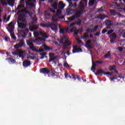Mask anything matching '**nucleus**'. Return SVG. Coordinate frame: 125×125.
Returning a JSON list of instances; mask_svg holds the SVG:
<instances>
[{
	"label": "nucleus",
	"mask_w": 125,
	"mask_h": 125,
	"mask_svg": "<svg viewBox=\"0 0 125 125\" xmlns=\"http://www.w3.org/2000/svg\"><path fill=\"white\" fill-rule=\"evenodd\" d=\"M24 7H25L24 4H22L21 5H18L17 9L19 10V9H20V8H24Z\"/></svg>",
	"instance_id": "obj_42"
},
{
	"label": "nucleus",
	"mask_w": 125,
	"mask_h": 125,
	"mask_svg": "<svg viewBox=\"0 0 125 125\" xmlns=\"http://www.w3.org/2000/svg\"><path fill=\"white\" fill-rule=\"evenodd\" d=\"M107 31H108V30H107L106 29H104V30H102V34H105V33H106Z\"/></svg>",
	"instance_id": "obj_59"
},
{
	"label": "nucleus",
	"mask_w": 125,
	"mask_h": 125,
	"mask_svg": "<svg viewBox=\"0 0 125 125\" xmlns=\"http://www.w3.org/2000/svg\"><path fill=\"white\" fill-rule=\"evenodd\" d=\"M50 23H49L48 24H44L43 23L40 24V26L41 27H43V28H49Z\"/></svg>",
	"instance_id": "obj_36"
},
{
	"label": "nucleus",
	"mask_w": 125,
	"mask_h": 125,
	"mask_svg": "<svg viewBox=\"0 0 125 125\" xmlns=\"http://www.w3.org/2000/svg\"><path fill=\"white\" fill-rule=\"evenodd\" d=\"M104 74V75L110 76V72H105L102 69H98L96 73H95V75L96 76H98V75H102Z\"/></svg>",
	"instance_id": "obj_8"
},
{
	"label": "nucleus",
	"mask_w": 125,
	"mask_h": 125,
	"mask_svg": "<svg viewBox=\"0 0 125 125\" xmlns=\"http://www.w3.org/2000/svg\"><path fill=\"white\" fill-rule=\"evenodd\" d=\"M107 16L105 15L99 14L98 16L97 17L98 19H101V20H104L105 18H106Z\"/></svg>",
	"instance_id": "obj_27"
},
{
	"label": "nucleus",
	"mask_w": 125,
	"mask_h": 125,
	"mask_svg": "<svg viewBox=\"0 0 125 125\" xmlns=\"http://www.w3.org/2000/svg\"><path fill=\"white\" fill-rule=\"evenodd\" d=\"M0 0L2 5H7V3H6V1H5V0Z\"/></svg>",
	"instance_id": "obj_43"
},
{
	"label": "nucleus",
	"mask_w": 125,
	"mask_h": 125,
	"mask_svg": "<svg viewBox=\"0 0 125 125\" xmlns=\"http://www.w3.org/2000/svg\"><path fill=\"white\" fill-rule=\"evenodd\" d=\"M36 0H29V1H25V4L27 6H32L34 7L35 6V4L29 3V1H36Z\"/></svg>",
	"instance_id": "obj_19"
},
{
	"label": "nucleus",
	"mask_w": 125,
	"mask_h": 125,
	"mask_svg": "<svg viewBox=\"0 0 125 125\" xmlns=\"http://www.w3.org/2000/svg\"><path fill=\"white\" fill-rule=\"evenodd\" d=\"M10 34L11 35V37L12 39H13V40H14L15 41H16V37H15V36H14V34L13 33H12V32L11 34V33H10Z\"/></svg>",
	"instance_id": "obj_44"
},
{
	"label": "nucleus",
	"mask_w": 125,
	"mask_h": 125,
	"mask_svg": "<svg viewBox=\"0 0 125 125\" xmlns=\"http://www.w3.org/2000/svg\"><path fill=\"white\" fill-rule=\"evenodd\" d=\"M65 40H69V38H68V37H67V36H63L62 38L61 39V40H60V41L59 42L60 43H63V41L64 40L65 41Z\"/></svg>",
	"instance_id": "obj_34"
},
{
	"label": "nucleus",
	"mask_w": 125,
	"mask_h": 125,
	"mask_svg": "<svg viewBox=\"0 0 125 125\" xmlns=\"http://www.w3.org/2000/svg\"><path fill=\"white\" fill-rule=\"evenodd\" d=\"M14 23H16V21L15 20L12 21L8 24V27L9 29L8 30V32L10 33V34H11V33L13 32V30H14Z\"/></svg>",
	"instance_id": "obj_5"
},
{
	"label": "nucleus",
	"mask_w": 125,
	"mask_h": 125,
	"mask_svg": "<svg viewBox=\"0 0 125 125\" xmlns=\"http://www.w3.org/2000/svg\"><path fill=\"white\" fill-rule=\"evenodd\" d=\"M17 52H18V55L20 58H21L22 59L24 58V56H23V54H24V52H23V51L17 50Z\"/></svg>",
	"instance_id": "obj_25"
},
{
	"label": "nucleus",
	"mask_w": 125,
	"mask_h": 125,
	"mask_svg": "<svg viewBox=\"0 0 125 125\" xmlns=\"http://www.w3.org/2000/svg\"><path fill=\"white\" fill-rule=\"evenodd\" d=\"M104 58H110V51L104 56Z\"/></svg>",
	"instance_id": "obj_46"
},
{
	"label": "nucleus",
	"mask_w": 125,
	"mask_h": 125,
	"mask_svg": "<svg viewBox=\"0 0 125 125\" xmlns=\"http://www.w3.org/2000/svg\"><path fill=\"white\" fill-rule=\"evenodd\" d=\"M43 47L45 50H52L53 49V47L48 46L45 44L43 45Z\"/></svg>",
	"instance_id": "obj_32"
},
{
	"label": "nucleus",
	"mask_w": 125,
	"mask_h": 125,
	"mask_svg": "<svg viewBox=\"0 0 125 125\" xmlns=\"http://www.w3.org/2000/svg\"><path fill=\"white\" fill-rule=\"evenodd\" d=\"M110 14H111V15H114L116 13V11H115L114 10H110Z\"/></svg>",
	"instance_id": "obj_53"
},
{
	"label": "nucleus",
	"mask_w": 125,
	"mask_h": 125,
	"mask_svg": "<svg viewBox=\"0 0 125 125\" xmlns=\"http://www.w3.org/2000/svg\"><path fill=\"white\" fill-rule=\"evenodd\" d=\"M62 43H63V44H65L67 45V46H69V45H72V42H70L69 39L65 40L64 42H62Z\"/></svg>",
	"instance_id": "obj_24"
},
{
	"label": "nucleus",
	"mask_w": 125,
	"mask_h": 125,
	"mask_svg": "<svg viewBox=\"0 0 125 125\" xmlns=\"http://www.w3.org/2000/svg\"><path fill=\"white\" fill-rule=\"evenodd\" d=\"M40 55H41V56H43L44 57L45 55H46V53L43 52L42 53H40Z\"/></svg>",
	"instance_id": "obj_60"
},
{
	"label": "nucleus",
	"mask_w": 125,
	"mask_h": 125,
	"mask_svg": "<svg viewBox=\"0 0 125 125\" xmlns=\"http://www.w3.org/2000/svg\"><path fill=\"white\" fill-rule=\"evenodd\" d=\"M22 65L24 68H28L29 66H31V61L26 60L22 62Z\"/></svg>",
	"instance_id": "obj_14"
},
{
	"label": "nucleus",
	"mask_w": 125,
	"mask_h": 125,
	"mask_svg": "<svg viewBox=\"0 0 125 125\" xmlns=\"http://www.w3.org/2000/svg\"><path fill=\"white\" fill-rule=\"evenodd\" d=\"M6 1L8 2V4L11 6L12 7H13L14 6V1L15 0H6Z\"/></svg>",
	"instance_id": "obj_26"
},
{
	"label": "nucleus",
	"mask_w": 125,
	"mask_h": 125,
	"mask_svg": "<svg viewBox=\"0 0 125 125\" xmlns=\"http://www.w3.org/2000/svg\"><path fill=\"white\" fill-rule=\"evenodd\" d=\"M78 8L80 11H78L75 15L70 18H67V20L71 22V21H73L75 20L76 18H79V17H81V14H83L84 13L85 11H84V6L83 5V2L80 1Z\"/></svg>",
	"instance_id": "obj_1"
},
{
	"label": "nucleus",
	"mask_w": 125,
	"mask_h": 125,
	"mask_svg": "<svg viewBox=\"0 0 125 125\" xmlns=\"http://www.w3.org/2000/svg\"><path fill=\"white\" fill-rule=\"evenodd\" d=\"M96 67V64L95 63V62H92V67L91 68V70L92 71V72H93V73H94V72H95Z\"/></svg>",
	"instance_id": "obj_29"
},
{
	"label": "nucleus",
	"mask_w": 125,
	"mask_h": 125,
	"mask_svg": "<svg viewBox=\"0 0 125 125\" xmlns=\"http://www.w3.org/2000/svg\"><path fill=\"white\" fill-rule=\"evenodd\" d=\"M55 54L53 53H49V58H50V57H55Z\"/></svg>",
	"instance_id": "obj_50"
},
{
	"label": "nucleus",
	"mask_w": 125,
	"mask_h": 125,
	"mask_svg": "<svg viewBox=\"0 0 125 125\" xmlns=\"http://www.w3.org/2000/svg\"><path fill=\"white\" fill-rule=\"evenodd\" d=\"M52 7L54 9H57V3H54L52 5Z\"/></svg>",
	"instance_id": "obj_47"
},
{
	"label": "nucleus",
	"mask_w": 125,
	"mask_h": 125,
	"mask_svg": "<svg viewBox=\"0 0 125 125\" xmlns=\"http://www.w3.org/2000/svg\"><path fill=\"white\" fill-rule=\"evenodd\" d=\"M56 60V57H50V59L49 60V62H53L54 61H55Z\"/></svg>",
	"instance_id": "obj_40"
},
{
	"label": "nucleus",
	"mask_w": 125,
	"mask_h": 125,
	"mask_svg": "<svg viewBox=\"0 0 125 125\" xmlns=\"http://www.w3.org/2000/svg\"><path fill=\"white\" fill-rule=\"evenodd\" d=\"M97 29H98V25H96L94 27V29L92 31L93 32H96V31H97Z\"/></svg>",
	"instance_id": "obj_52"
},
{
	"label": "nucleus",
	"mask_w": 125,
	"mask_h": 125,
	"mask_svg": "<svg viewBox=\"0 0 125 125\" xmlns=\"http://www.w3.org/2000/svg\"><path fill=\"white\" fill-rule=\"evenodd\" d=\"M69 7H73V3L69 2Z\"/></svg>",
	"instance_id": "obj_64"
},
{
	"label": "nucleus",
	"mask_w": 125,
	"mask_h": 125,
	"mask_svg": "<svg viewBox=\"0 0 125 125\" xmlns=\"http://www.w3.org/2000/svg\"><path fill=\"white\" fill-rule=\"evenodd\" d=\"M83 43V42L81 40H80V39L77 40V43H78V44H80V43Z\"/></svg>",
	"instance_id": "obj_61"
},
{
	"label": "nucleus",
	"mask_w": 125,
	"mask_h": 125,
	"mask_svg": "<svg viewBox=\"0 0 125 125\" xmlns=\"http://www.w3.org/2000/svg\"><path fill=\"white\" fill-rule=\"evenodd\" d=\"M44 41H45V39L41 37H38L34 40V42H44Z\"/></svg>",
	"instance_id": "obj_33"
},
{
	"label": "nucleus",
	"mask_w": 125,
	"mask_h": 125,
	"mask_svg": "<svg viewBox=\"0 0 125 125\" xmlns=\"http://www.w3.org/2000/svg\"><path fill=\"white\" fill-rule=\"evenodd\" d=\"M83 3V6H84V3H85V6H87V0H82Z\"/></svg>",
	"instance_id": "obj_49"
},
{
	"label": "nucleus",
	"mask_w": 125,
	"mask_h": 125,
	"mask_svg": "<svg viewBox=\"0 0 125 125\" xmlns=\"http://www.w3.org/2000/svg\"><path fill=\"white\" fill-rule=\"evenodd\" d=\"M26 18L27 17H26V15L22 14L19 16L18 20H19V21H21V22H27L26 21Z\"/></svg>",
	"instance_id": "obj_9"
},
{
	"label": "nucleus",
	"mask_w": 125,
	"mask_h": 125,
	"mask_svg": "<svg viewBox=\"0 0 125 125\" xmlns=\"http://www.w3.org/2000/svg\"><path fill=\"white\" fill-rule=\"evenodd\" d=\"M104 9H105V6H103L101 8L98 9V12H101L102 11H104Z\"/></svg>",
	"instance_id": "obj_41"
},
{
	"label": "nucleus",
	"mask_w": 125,
	"mask_h": 125,
	"mask_svg": "<svg viewBox=\"0 0 125 125\" xmlns=\"http://www.w3.org/2000/svg\"><path fill=\"white\" fill-rule=\"evenodd\" d=\"M74 11H75L74 9H72L71 8H68L66 9V14H67V15H70L71 14H72V13H74Z\"/></svg>",
	"instance_id": "obj_21"
},
{
	"label": "nucleus",
	"mask_w": 125,
	"mask_h": 125,
	"mask_svg": "<svg viewBox=\"0 0 125 125\" xmlns=\"http://www.w3.org/2000/svg\"><path fill=\"white\" fill-rule=\"evenodd\" d=\"M85 46L86 48L89 49L88 51H89L90 55H92V51L90 50L93 47V46L91 45V40H88L85 43Z\"/></svg>",
	"instance_id": "obj_6"
},
{
	"label": "nucleus",
	"mask_w": 125,
	"mask_h": 125,
	"mask_svg": "<svg viewBox=\"0 0 125 125\" xmlns=\"http://www.w3.org/2000/svg\"><path fill=\"white\" fill-rule=\"evenodd\" d=\"M113 31V30L110 31V42L111 43L116 42V39H117V35L115 33H112Z\"/></svg>",
	"instance_id": "obj_4"
},
{
	"label": "nucleus",
	"mask_w": 125,
	"mask_h": 125,
	"mask_svg": "<svg viewBox=\"0 0 125 125\" xmlns=\"http://www.w3.org/2000/svg\"><path fill=\"white\" fill-rule=\"evenodd\" d=\"M17 50H16V51L13 52V54L14 55H18V52L17 51Z\"/></svg>",
	"instance_id": "obj_62"
},
{
	"label": "nucleus",
	"mask_w": 125,
	"mask_h": 125,
	"mask_svg": "<svg viewBox=\"0 0 125 125\" xmlns=\"http://www.w3.org/2000/svg\"><path fill=\"white\" fill-rule=\"evenodd\" d=\"M68 48V45H66L65 44H63V46H62V49H67V48Z\"/></svg>",
	"instance_id": "obj_54"
},
{
	"label": "nucleus",
	"mask_w": 125,
	"mask_h": 125,
	"mask_svg": "<svg viewBox=\"0 0 125 125\" xmlns=\"http://www.w3.org/2000/svg\"><path fill=\"white\" fill-rule=\"evenodd\" d=\"M76 25H81V24H82V20H81L80 19H79L76 23L73 22V23L70 24L69 25V27H72V26H74V25H76Z\"/></svg>",
	"instance_id": "obj_22"
},
{
	"label": "nucleus",
	"mask_w": 125,
	"mask_h": 125,
	"mask_svg": "<svg viewBox=\"0 0 125 125\" xmlns=\"http://www.w3.org/2000/svg\"><path fill=\"white\" fill-rule=\"evenodd\" d=\"M23 34H28L29 33V29H25L24 30H22L21 31Z\"/></svg>",
	"instance_id": "obj_45"
},
{
	"label": "nucleus",
	"mask_w": 125,
	"mask_h": 125,
	"mask_svg": "<svg viewBox=\"0 0 125 125\" xmlns=\"http://www.w3.org/2000/svg\"><path fill=\"white\" fill-rule=\"evenodd\" d=\"M18 13H26V14H28L30 17L33 16V13L32 12H29L27 10L26 8L22 9V10H20L18 11Z\"/></svg>",
	"instance_id": "obj_7"
},
{
	"label": "nucleus",
	"mask_w": 125,
	"mask_h": 125,
	"mask_svg": "<svg viewBox=\"0 0 125 125\" xmlns=\"http://www.w3.org/2000/svg\"><path fill=\"white\" fill-rule=\"evenodd\" d=\"M40 73L44 74V75H48L50 73V70L47 69V68H42L40 69Z\"/></svg>",
	"instance_id": "obj_10"
},
{
	"label": "nucleus",
	"mask_w": 125,
	"mask_h": 125,
	"mask_svg": "<svg viewBox=\"0 0 125 125\" xmlns=\"http://www.w3.org/2000/svg\"><path fill=\"white\" fill-rule=\"evenodd\" d=\"M112 73H110V81L111 82H115V80H117L118 79V77L116 76H112Z\"/></svg>",
	"instance_id": "obj_28"
},
{
	"label": "nucleus",
	"mask_w": 125,
	"mask_h": 125,
	"mask_svg": "<svg viewBox=\"0 0 125 125\" xmlns=\"http://www.w3.org/2000/svg\"><path fill=\"white\" fill-rule=\"evenodd\" d=\"M61 12L62 11L61 10H57L56 15L53 16L52 20L54 22H57L59 20H65V17L64 16H61Z\"/></svg>",
	"instance_id": "obj_2"
},
{
	"label": "nucleus",
	"mask_w": 125,
	"mask_h": 125,
	"mask_svg": "<svg viewBox=\"0 0 125 125\" xmlns=\"http://www.w3.org/2000/svg\"><path fill=\"white\" fill-rule=\"evenodd\" d=\"M60 34H66V33H70V29L69 28H60Z\"/></svg>",
	"instance_id": "obj_15"
},
{
	"label": "nucleus",
	"mask_w": 125,
	"mask_h": 125,
	"mask_svg": "<svg viewBox=\"0 0 125 125\" xmlns=\"http://www.w3.org/2000/svg\"><path fill=\"white\" fill-rule=\"evenodd\" d=\"M48 10L50 12H52V13H55L56 12L55 10H53L52 8H49Z\"/></svg>",
	"instance_id": "obj_56"
},
{
	"label": "nucleus",
	"mask_w": 125,
	"mask_h": 125,
	"mask_svg": "<svg viewBox=\"0 0 125 125\" xmlns=\"http://www.w3.org/2000/svg\"><path fill=\"white\" fill-rule=\"evenodd\" d=\"M81 38L82 40H87V39L89 38V35L88 32H85L83 36H81Z\"/></svg>",
	"instance_id": "obj_18"
},
{
	"label": "nucleus",
	"mask_w": 125,
	"mask_h": 125,
	"mask_svg": "<svg viewBox=\"0 0 125 125\" xmlns=\"http://www.w3.org/2000/svg\"><path fill=\"white\" fill-rule=\"evenodd\" d=\"M76 30H77V28H76L75 27H73L70 29V31L71 32H75Z\"/></svg>",
	"instance_id": "obj_57"
},
{
	"label": "nucleus",
	"mask_w": 125,
	"mask_h": 125,
	"mask_svg": "<svg viewBox=\"0 0 125 125\" xmlns=\"http://www.w3.org/2000/svg\"><path fill=\"white\" fill-rule=\"evenodd\" d=\"M58 7L60 9H63L65 7V4L62 3V2L60 1L58 4Z\"/></svg>",
	"instance_id": "obj_31"
},
{
	"label": "nucleus",
	"mask_w": 125,
	"mask_h": 125,
	"mask_svg": "<svg viewBox=\"0 0 125 125\" xmlns=\"http://www.w3.org/2000/svg\"><path fill=\"white\" fill-rule=\"evenodd\" d=\"M39 28V25H33L29 29V30L31 31V32H34V31H35L36 30H38Z\"/></svg>",
	"instance_id": "obj_23"
},
{
	"label": "nucleus",
	"mask_w": 125,
	"mask_h": 125,
	"mask_svg": "<svg viewBox=\"0 0 125 125\" xmlns=\"http://www.w3.org/2000/svg\"><path fill=\"white\" fill-rule=\"evenodd\" d=\"M34 36L35 39H38V38H39V36H40V33H39V32H37V31L34 32Z\"/></svg>",
	"instance_id": "obj_38"
},
{
	"label": "nucleus",
	"mask_w": 125,
	"mask_h": 125,
	"mask_svg": "<svg viewBox=\"0 0 125 125\" xmlns=\"http://www.w3.org/2000/svg\"><path fill=\"white\" fill-rule=\"evenodd\" d=\"M106 26H107V29H110V20H105L104 21Z\"/></svg>",
	"instance_id": "obj_35"
},
{
	"label": "nucleus",
	"mask_w": 125,
	"mask_h": 125,
	"mask_svg": "<svg viewBox=\"0 0 125 125\" xmlns=\"http://www.w3.org/2000/svg\"><path fill=\"white\" fill-rule=\"evenodd\" d=\"M8 60H9L10 61V62H11L12 63H14L15 62V60H14L13 58H9L8 59Z\"/></svg>",
	"instance_id": "obj_51"
},
{
	"label": "nucleus",
	"mask_w": 125,
	"mask_h": 125,
	"mask_svg": "<svg viewBox=\"0 0 125 125\" xmlns=\"http://www.w3.org/2000/svg\"><path fill=\"white\" fill-rule=\"evenodd\" d=\"M24 44H25V42H24L23 40H21L19 43L14 46V47L15 48H19V47H22V46H24Z\"/></svg>",
	"instance_id": "obj_13"
},
{
	"label": "nucleus",
	"mask_w": 125,
	"mask_h": 125,
	"mask_svg": "<svg viewBox=\"0 0 125 125\" xmlns=\"http://www.w3.org/2000/svg\"><path fill=\"white\" fill-rule=\"evenodd\" d=\"M73 49L74 50H72L73 53H77V52H83V49H82V48H78V46L77 45L73 46Z\"/></svg>",
	"instance_id": "obj_12"
},
{
	"label": "nucleus",
	"mask_w": 125,
	"mask_h": 125,
	"mask_svg": "<svg viewBox=\"0 0 125 125\" xmlns=\"http://www.w3.org/2000/svg\"><path fill=\"white\" fill-rule=\"evenodd\" d=\"M49 28H51V29L55 32L57 31V26L54 23H50V27H49Z\"/></svg>",
	"instance_id": "obj_16"
},
{
	"label": "nucleus",
	"mask_w": 125,
	"mask_h": 125,
	"mask_svg": "<svg viewBox=\"0 0 125 125\" xmlns=\"http://www.w3.org/2000/svg\"><path fill=\"white\" fill-rule=\"evenodd\" d=\"M96 0H89L88 2V6H93L95 3Z\"/></svg>",
	"instance_id": "obj_30"
},
{
	"label": "nucleus",
	"mask_w": 125,
	"mask_h": 125,
	"mask_svg": "<svg viewBox=\"0 0 125 125\" xmlns=\"http://www.w3.org/2000/svg\"><path fill=\"white\" fill-rule=\"evenodd\" d=\"M18 26L20 29H24L27 27V22H19L18 21Z\"/></svg>",
	"instance_id": "obj_11"
},
{
	"label": "nucleus",
	"mask_w": 125,
	"mask_h": 125,
	"mask_svg": "<svg viewBox=\"0 0 125 125\" xmlns=\"http://www.w3.org/2000/svg\"><path fill=\"white\" fill-rule=\"evenodd\" d=\"M27 44L29 46V48L32 51H36V52H42L44 51V49L43 48H40L39 50L37 49V48L34 46V44H33V42H29L28 41H26Z\"/></svg>",
	"instance_id": "obj_3"
},
{
	"label": "nucleus",
	"mask_w": 125,
	"mask_h": 125,
	"mask_svg": "<svg viewBox=\"0 0 125 125\" xmlns=\"http://www.w3.org/2000/svg\"><path fill=\"white\" fill-rule=\"evenodd\" d=\"M86 32H87V33H92L93 32L92 31V29H90L89 28L87 29L86 30Z\"/></svg>",
	"instance_id": "obj_58"
},
{
	"label": "nucleus",
	"mask_w": 125,
	"mask_h": 125,
	"mask_svg": "<svg viewBox=\"0 0 125 125\" xmlns=\"http://www.w3.org/2000/svg\"><path fill=\"white\" fill-rule=\"evenodd\" d=\"M63 66L65 68H70V65L67 62H64Z\"/></svg>",
	"instance_id": "obj_48"
},
{
	"label": "nucleus",
	"mask_w": 125,
	"mask_h": 125,
	"mask_svg": "<svg viewBox=\"0 0 125 125\" xmlns=\"http://www.w3.org/2000/svg\"><path fill=\"white\" fill-rule=\"evenodd\" d=\"M32 20L33 23H37V22H38V18L37 17V16H35L32 18Z\"/></svg>",
	"instance_id": "obj_37"
},
{
	"label": "nucleus",
	"mask_w": 125,
	"mask_h": 125,
	"mask_svg": "<svg viewBox=\"0 0 125 125\" xmlns=\"http://www.w3.org/2000/svg\"><path fill=\"white\" fill-rule=\"evenodd\" d=\"M116 69V66L115 65H112L110 66V70H115Z\"/></svg>",
	"instance_id": "obj_55"
},
{
	"label": "nucleus",
	"mask_w": 125,
	"mask_h": 125,
	"mask_svg": "<svg viewBox=\"0 0 125 125\" xmlns=\"http://www.w3.org/2000/svg\"><path fill=\"white\" fill-rule=\"evenodd\" d=\"M40 35H41V36H42V38H44V39L48 38V36H47L46 33L44 32V31L42 30H40Z\"/></svg>",
	"instance_id": "obj_20"
},
{
	"label": "nucleus",
	"mask_w": 125,
	"mask_h": 125,
	"mask_svg": "<svg viewBox=\"0 0 125 125\" xmlns=\"http://www.w3.org/2000/svg\"><path fill=\"white\" fill-rule=\"evenodd\" d=\"M96 63H97L98 64H102L103 63V62L100 61H97L96 62Z\"/></svg>",
	"instance_id": "obj_63"
},
{
	"label": "nucleus",
	"mask_w": 125,
	"mask_h": 125,
	"mask_svg": "<svg viewBox=\"0 0 125 125\" xmlns=\"http://www.w3.org/2000/svg\"><path fill=\"white\" fill-rule=\"evenodd\" d=\"M72 79H74V80H76L77 79L78 80V81H80L81 80V78L80 77H79V75H75V76H74V75L72 74Z\"/></svg>",
	"instance_id": "obj_39"
},
{
	"label": "nucleus",
	"mask_w": 125,
	"mask_h": 125,
	"mask_svg": "<svg viewBox=\"0 0 125 125\" xmlns=\"http://www.w3.org/2000/svg\"><path fill=\"white\" fill-rule=\"evenodd\" d=\"M51 76L53 78H54V77H57L58 76H59V73H58V72H56L54 70H52L51 71Z\"/></svg>",
	"instance_id": "obj_17"
}]
</instances>
